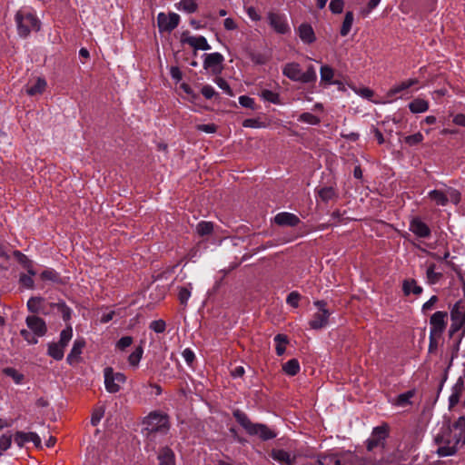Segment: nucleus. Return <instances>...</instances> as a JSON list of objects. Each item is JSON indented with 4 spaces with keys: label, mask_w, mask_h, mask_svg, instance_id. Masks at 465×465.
<instances>
[{
    "label": "nucleus",
    "mask_w": 465,
    "mask_h": 465,
    "mask_svg": "<svg viewBox=\"0 0 465 465\" xmlns=\"http://www.w3.org/2000/svg\"><path fill=\"white\" fill-rule=\"evenodd\" d=\"M182 355H183L184 361H186V363L189 366H192V364L195 361V354H194L193 351L190 348H186L183 350Z\"/></svg>",
    "instance_id": "052dcab7"
},
{
    "label": "nucleus",
    "mask_w": 465,
    "mask_h": 465,
    "mask_svg": "<svg viewBox=\"0 0 465 465\" xmlns=\"http://www.w3.org/2000/svg\"><path fill=\"white\" fill-rule=\"evenodd\" d=\"M320 74H321L322 82H323L327 84H330L332 83V79L334 77V71L331 66H329L327 64L322 65L320 69Z\"/></svg>",
    "instance_id": "4c0bfd02"
},
{
    "label": "nucleus",
    "mask_w": 465,
    "mask_h": 465,
    "mask_svg": "<svg viewBox=\"0 0 465 465\" xmlns=\"http://www.w3.org/2000/svg\"><path fill=\"white\" fill-rule=\"evenodd\" d=\"M422 141H423V135L420 132H418L414 134L409 135L405 138L406 143H408L411 146L418 144V143H421Z\"/></svg>",
    "instance_id": "603ef678"
},
{
    "label": "nucleus",
    "mask_w": 465,
    "mask_h": 465,
    "mask_svg": "<svg viewBox=\"0 0 465 465\" xmlns=\"http://www.w3.org/2000/svg\"><path fill=\"white\" fill-rule=\"evenodd\" d=\"M73 337V329L68 326L60 333V339L57 342L48 344L47 354L55 361H61L64 358V349Z\"/></svg>",
    "instance_id": "6e6552de"
},
{
    "label": "nucleus",
    "mask_w": 465,
    "mask_h": 465,
    "mask_svg": "<svg viewBox=\"0 0 465 465\" xmlns=\"http://www.w3.org/2000/svg\"><path fill=\"white\" fill-rule=\"evenodd\" d=\"M3 373L13 379L15 383L21 384L24 381L25 376L17 370L12 367H7L3 370Z\"/></svg>",
    "instance_id": "58836bf2"
},
{
    "label": "nucleus",
    "mask_w": 465,
    "mask_h": 465,
    "mask_svg": "<svg viewBox=\"0 0 465 465\" xmlns=\"http://www.w3.org/2000/svg\"><path fill=\"white\" fill-rule=\"evenodd\" d=\"M317 194L321 198V200L325 203L338 197L336 190L331 186L322 187V188L319 189L317 191Z\"/></svg>",
    "instance_id": "2f4dec72"
},
{
    "label": "nucleus",
    "mask_w": 465,
    "mask_h": 465,
    "mask_svg": "<svg viewBox=\"0 0 465 465\" xmlns=\"http://www.w3.org/2000/svg\"><path fill=\"white\" fill-rule=\"evenodd\" d=\"M25 323L36 337H43L47 332V326L45 322L36 315L27 316L25 319Z\"/></svg>",
    "instance_id": "f3484780"
},
{
    "label": "nucleus",
    "mask_w": 465,
    "mask_h": 465,
    "mask_svg": "<svg viewBox=\"0 0 465 465\" xmlns=\"http://www.w3.org/2000/svg\"><path fill=\"white\" fill-rule=\"evenodd\" d=\"M448 323V312L443 311L435 312L430 318V333L432 335H442Z\"/></svg>",
    "instance_id": "9b49d317"
},
{
    "label": "nucleus",
    "mask_w": 465,
    "mask_h": 465,
    "mask_svg": "<svg viewBox=\"0 0 465 465\" xmlns=\"http://www.w3.org/2000/svg\"><path fill=\"white\" fill-rule=\"evenodd\" d=\"M300 300H301V294L298 292L294 291L288 294L286 302H287V304H289L290 306H292L293 308H298Z\"/></svg>",
    "instance_id": "49530a36"
},
{
    "label": "nucleus",
    "mask_w": 465,
    "mask_h": 465,
    "mask_svg": "<svg viewBox=\"0 0 465 465\" xmlns=\"http://www.w3.org/2000/svg\"><path fill=\"white\" fill-rule=\"evenodd\" d=\"M20 334L29 344H36L38 342L37 337L25 329L21 330Z\"/></svg>",
    "instance_id": "e2e57ef3"
},
{
    "label": "nucleus",
    "mask_w": 465,
    "mask_h": 465,
    "mask_svg": "<svg viewBox=\"0 0 465 465\" xmlns=\"http://www.w3.org/2000/svg\"><path fill=\"white\" fill-rule=\"evenodd\" d=\"M242 126L246 128H261L264 125L259 119L248 118L242 122Z\"/></svg>",
    "instance_id": "6e6d98bb"
},
{
    "label": "nucleus",
    "mask_w": 465,
    "mask_h": 465,
    "mask_svg": "<svg viewBox=\"0 0 465 465\" xmlns=\"http://www.w3.org/2000/svg\"><path fill=\"white\" fill-rule=\"evenodd\" d=\"M12 444V437L11 435L4 434L0 437V450L5 451L10 448Z\"/></svg>",
    "instance_id": "69168bd1"
},
{
    "label": "nucleus",
    "mask_w": 465,
    "mask_h": 465,
    "mask_svg": "<svg viewBox=\"0 0 465 465\" xmlns=\"http://www.w3.org/2000/svg\"><path fill=\"white\" fill-rule=\"evenodd\" d=\"M409 109L413 114L425 113L429 109V102L422 98H415L409 104Z\"/></svg>",
    "instance_id": "cd10ccee"
},
{
    "label": "nucleus",
    "mask_w": 465,
    "mask_h": 465,
    "mask_svg": "<svg viewBox=\"0 0 465 465\" xmlns=\"http://www.w3.org/2000/svg\"><path fill=\"white\" fill-rule=\"evenodd\" d=\"M390 428L387 423L373 428L371 437L366 441V448L369 451L375 448L384 447L385 440L389 436Z\"/></svg>",
    "instance_id": "9d476101"
},
{
    "label": "nucleus",
    "mask_w": 465,
    "mask_h": 465,
    "mask_svg": "<svg viewBox=\"0 0 465 465\" xmlns=\"http://www.w3.org/2000/svg\"><path fill=\"white\" fill-rule=\"evenodd\" d=\"M430 198L434 201L438 205L445 206L449 200L447 195L439 190H433L429 193Z\"/></svg>",
    "instance_id": "e433bc0d"
},
{
    "label": "nucleus",
    "mask_w": 465,
    "mask_h": 465,
    "mask_svg": "<svg viewBox=\"0 0 465 465\" xmlns=\"http://www.w3.org/2000/svg\"><path fill=\"white\" fill-rule=\"evenodd\" d=\"M201 93L206 99H212L216 94L214 88L209 84L203 85L202 87Z\"/></svg>",
    "instance_id": "774afa93"
},
{
    "label": "nucleus",
    "mask_w": 465,
    "mask_h": 465,
    "mask_svg": "<svg viewBox=\"0 0 465 465\" xmlns=\"http://www.w3.org/2000/svg\"><path fill=\"white\" fill-rule=\"evenodd\" d=\"M179 22L180 16L175 13L169 15L160 13L157 16V24L160 31L171 32L178 26Z\"/></svg>",
    "instance_id": "2eb2a0df"
},
{
    "label": "nucleus",
    "mask_w": 465,
    "mask_h": 465,
    "mask_svg": "<svg viewBox=\"0 0 465 465\" xmlns=\"http://www.w3.org/2000/svg\"><path fill=\"white\" fill-rule=\"evenodd\" d=\"M353 20H354L353 13L351 11L346 12L344 20L342 22L341 31H340V34L341 36H346L349 35V33L351 29L352 24H353Z\"/></svg>",
    "instance_id": "72a5a7b5"
},
{
    "label": "nucleus",
    "mask_w": 465,
    "mask_h": 465,
    "mask_svg": "<svg viewBox=\"0 0 465 465\" xmlns=\"http://www.w3.org/2000/svg\"><path fill=\"white\" fill-rule=\"evenodd\" d=\"M451 324L449 330L450 336H453L460 331H465V300L460 299L450 310Z\"/></svg>",
    "instance_id": "423d86ee"
},
{
    "label": "nucleus",
    "mask_w": 465,
    "mask_h": 465,
    "mask_svg": "<svg viewBox=\"0 0 465 465\" xmlns=\"http://www.w3.org/2000/svg\"><path fill=\"white\" fill-rule=\"evenodd\" d=\"M104 386L108 392L116 393L126 381V376L122 372H114L112 367L104 370Z\"/></svg>",
    "instance_id": "1a4fd4ad"
},
{
    "label": "nucleus",
    "mask_w": 465,
    "mask_h": 465,
    "mask_svg": "<svg viewBox=\"0 0 465 465\" xmlns=\"http://www.w3.org/2000/svg\"><path fill=\"white\" fill-rule=\"evenodd\" d=\"M158 465H175V454L169 447H163L159 450L157 456Z\"/></svg>",
    "instance_id": "b1692460"
},
{
    "label": "nucleus",
    "mask_w": 465,
    "mask_h": 465,
    "mask_svg": "<svg viewBox=\"0 0 465 465\" xmlns=\"http://www.w3.org/2000/svg\"><path fill=\"white\" fill-rule=\"evenodd\" d=\"M450 435L447 427H442L436 435L435 442L438 445L436 452L440 457L451 456L457 452L458 446Z\"/></svg>",
    "instance_id": "20e7f679"
},
{
    "label": "nucleus",
    "mask_w": 465,
    "mask_h": 465,
    "mask_svg": "<svg viewBox=\"0 0 465 465\" xmlns=\"http://www.w3.org/2000/svg\"><path fill=\"white\" fill-rule=\"evenodd\" d=\"M192 289L193 287L191 283H189L187 286H183L179 288L178 300L183 307L187 306L188 300L190 299L192 294Z\"/></svg>",
    "instance_id": "f704fd0d"
},
{
    "label": "nucleus",
    "mask_w": 465,
    "mask_h": 465,
    "mask_svg": "<svg viewBox=\"0 0 465 465\" xmlns=\"http://www.w3.org/2000/svg\"><path fill=\"white\" fill-rule=\"evenodd\" d=\"M426 277L429 284H435L442 278V272H436V265L430 263L427 268Z\"/></svg>",
    "instance_id": "7c9ffc66"
},
{
    "label": "nucleus",
    "mask_w": 465,
    "mask_h": 465,
    "mask_svg": "<svg viewBox=\"0 0 465 465\" xmlns=\"http://www.w3.org/2000/svg\"><path fill=\"white\" fill-rule=\"evenodd\" d=\"M133 343V338L131 336H124L116 342V348L124 351Z\"/></svg>",
    "instance_id": "4d7b16f0"
},
{
    "label": "nucleus",
    "mask_w": 465,
    "mask_h": 465,
    "mask_svg": "<svg viewBox=\"0 0 465 465\" xmlns=\"http://www.w3.org/2000/svg\"><path fill=\"white\" fill-rule=\"evenodd\" d=\"M104 411L102 408L94 410L91 416V424L96 426L104 417Z\"/></svg>",
    "instance_id": "13d9d810"
},
{
    "label": "nucleus",
    "mask_w": 465,
    "mask_h": 465,
    "mask_svg": "<svg viewBox=\"0 0 465 465\" xmlns=\"http://www.w3.org/2000/svg\"><path fill=\"white\" fill-rule=\"evenodd\" d=\"M232 415L250 436H258L262 440H272L277 436L276 432L267 425L252 422L247 414L241 410L233 411Z\"/></svg>",
    "instance_id": "f257e3e1"
},
{
    "label": "nucleus",
    "mask_w": 465,
    "mask_h": 465,
    "mask_svg": "<svg viewBox=\"0 0 465 465\" xmlns=\"http://www.w3.org/2000/svg\"><path fill=\"white\" fill-rule=\"evenodd\" d=\"M196 129L207 134H213L217 131V125L214 124H198Z\"/></svg>",
    "instance_id": "338daca9"
},
{
    "label": "nucleus",
    "mask_w": 465,
    "mask_h": 465,
    "mask_svg": "<svg viewBox=\"0 0 465 465\" xmlns=\"http://www.w3.org/2000/svg\"><path fill=\"white\" fill-rule=\"evenodd\" d=\"M440 335H432L431 333H430L428 348L430 353H434L438 350L439 340L440 339Z\"/></svg>",
    "instance_id": "8fccbe9b"
},
{
    "label": "nucleus",
    "mask_w": 465,
    "mask_h": 465,
    "mask_svg": "<svg viewBox=\"0 0 465 465\" xmlns=\"http://www.w3.org/2000/svg\"><path fill=\"white\" fill-rule=\"evenodd\" d=\"M273 340L276 354L282 356L286 351V345L289 343L288 337L285 334H277Z\"/></svg>",
    "instance_id": "c756f323"
},
{
    "label": "nucleus",
    "mask_w": 465,
    "mask_h": 465,
    "mask_svg": "<svg viewBox=\"0 0 465 465\" xmlns=\"http://www.w3.org/2000/svg\"><path fill=\"white\" fill-rule=\"evenodd\" d=\"M17 34L22 38H26L32 32L41 29V21L37 15L27 9H19L15 15Z\"/></svg>",
    "instance_id": "f03ea898"
},
{
    "label": "nucleus",
    "mask_w": 465,
    "mask_h": 465,
    "mask_svg": "<svg viewBox=\"0 0 465 465\" xmlns=\"http://www.w3.org/2000/svg\"><path fill=\"white\" fill-rule=\"evenodd\" d=\"M416 395V391L410 390L404 393L398 395L392 401V404L397 407H407L412 404L411 399Z\"/></svg>",
    "instance_id": "a878e982"
},
{
    "label": "nucleus",
    "mask_w": 465,
    "mask_h": 465,
    "mask_svg": "<svg viewBox=\"0 0 465 465\" xmlns=\"http://www.w3.org/2000/svg\"><path fill=\"white\" fill-rule=\"evenodd\" d=\"M298 121L302 123H306L312 125H317L320 124L321 120L318 116L311 114V113H302L300 114Z\"/></svg>",
    "instance_id": "c03bdc74"
},
{
    "label": "nucleus",
    "mask_w": 465,
    "mask_h": 465,
    "mask_svg": "<svg viewBox=\"0 0 465 465\" xmlns=\"http://www.w3.org/2000/svg\"><path fill=\"white\" fill-rule=\"evenodd\" d=\"M180 88L186 94H188L189 96V101L190 102H194L197 98H198V94H196L193 89L191 88V86L186 84V83H183L181 84L180 85Z\"/></svg>",
    "instance_id": "bf43d9fd"
},
{
    "label": "nucleus",
    "mask_w": 465,
    "mask_h": 465,
    "mask_svg": "<svg viewBox=\"0 0 465 465\" xmlns=\"http://www.w3.org/2000/svg\"><path fill=\"white\" fill-rule=\"evenodd\" d=\"M271 457L281 465H294L295 463V457L284 450H272Z\"/></svg>",
    "instance_id": "5701e85b"
},
{
    "label": "nucleus",
    "mask_w": 465,
    "mask_h": 465,
    "mask_svg": "<svg viewBox=\"0 0 465 465\" xmlns=\"http://www.w3.org/2000/svg\"><path fill=\"white\" fill-rule=\"evenodd\" d=\"M410 231L420 238H427L431 232L430 227L418 217L411 221Z\"/></svg>",
    "instance_id": "aec40b11"
},
{
    "label": "nucleus",
    "mask_w": 465,
    "mask_h": 465,
    "mask_svg": "<svg viewBox=\"0 0 465 465\" xmlns=\"http://www.w3.org/2000/svg\"><path fill=\"white\" fill-rule=\"evenodd\" d=\"M42 302L41 297H32L27 301V309L33 313H38L41 311Z\"/></svg>",
    "instance_id": "37998d69"
},
{
    "label": "nucleus",
    "mask_w": 465,
    "mask_h": 465,
    "mask_svg": "<svg viewBox=\"0 0 465 465\" xmlns=\"http://www.w3.org/2000/svg\"><path fill=\"white\" fill-rule=\"evenodd\" d=\"M313 305L318 311L312 314L309 326L312 330H322L329 324L331 312L327 309V302L323 300L314 301Z\"/></svg>",
    "instance_id": "0eeeda50"
},
{
    "label": "nucleus",
    "mask_w": 465,
    "mask_h": 465,
    "mask_svg": "<svg viewBox=\"0 0 465 465\" xmlns=\"http://www.w3.org/2000/svg\"><path fill=\"white\" fill-rule=\"evenodd\" d=\"M15 442L18 447L22 448L27 440V433L24 431H16L15 434Z\"/></svg>",
    "instance_id": "680f3d73"
},
{
    "label": "nucleus",
    "mask_w": 465,
    "mask_h": 465,
    "mask_svg": "<svg viewBox=\"0 0 465 465\" xmlns=\"http://www.w3.org/2000/svg\"><path fill=\"white\" fill-rule=\"evenodd\" d=\"M419 84V80L417 78H409L399 84H394L386 94L387 99L390 101L396 100L399 98V94L402 92L408 90L409 88Z\"/></svg>",
    "instance_id": "dca6fc26"
},
{
    "label": "nucleus",
    "mask_w": 465,
    "mask_h": 465,
    "mask_svg": "<svg viewBox=\"0 0 465 465\" xmlns=\"http://www.w3.org/2000/svg\"><path fill=\"white\" fill-rule=\"evenodd\" d=\"M46 85V81L44 78L38 77L35 84L27 85L26 93L31 96L41 94L45 90Z\"/></svg>",
    "instance_id": "c85d7f7f"
},
{
    "label": "nucleus",
    "mask_w": 465,
    "mask_h": 465,
    "mask_svg": "<svg viewBox=\"0 0 465 465\" xmlns=\"http://www.w3.org/2000/svg\"><path fill=\"white\" fill-rule=\"evenodd\" d=\"M448 430L451 434L450 436L455 440L456 445L459 447L460 444H465V418L460 417L451 425L447 426Z\"/></svg>",
    "instance_id": "4468645a"
},
{
    "label": "nucleus",
    "mask_w": 465,
    "mask_h": 465,
    "mask_svg": "<svg viewBox=\"0 0 465 465\" xmlns=\"http://www.w3.org/2000/svg\"><path fill=\"white\" fill-rule=\"evenodd\" d=\"M143 424L148 432H165L169 429L168 415L157 411H152L143 419Z\"/></svg>",
    "instance_id": "39448f33"
},
{
    "label": "nucleus",
    "mask_w": 465,
    "mask_h": 465,
    "mask_svg": "<svg viewBox=\"0 0 465 465\" xmlns=\"http://www.w3.org/2000/svg\"><path fill=\"white\" fill-rule=\"evenodd\" d=\"M297 35L305 45H312L316 41L314 30L308 23H302L298 26Z\"/></svg>",
    "instance_id": "6ab92c4d"
},
{
    "label": "nucleus",
    "mask_w": 465,
    "mask_h": 465,
    "mask_svg": "<svg viewBox=\"0 0 465 465\" xmlns=\"http://www.w3.org/2000/svg\"><path fill=\"white\" fill-rule=\"evenodd\" d=\"M239 104L246 108H250L254 110L255 109V102L254 99L252 97H249L247 95H242L239 97Z\"/></svg>",
    "instance_id": "864d4df0"
},
{
    "label": "nucleus",
    "mask_w": 465,
    "mask_h": 465,
    "mask_svg": "<svg viewBox=\"0 0 465 465\" xmlns=\"http://www.w3.org/2000/svg\"><path fill=\"white\" fill-rule=\"evenodd\" d=\"M215 83L225 94L228 95H232V91L226 80L222 77H218L215 80Z\"/></svg>",
    "instance_id": "0e129e2a"
},
{
    "label": "nucleus",
    "mask_w": 465,
    "mask_h": 465,
    "mask_svg": "<svg viewBox=\"0 0 465 465\" xmlns=\"http://www.w3.org/2000/svg\"><path fill=\"white\" fill-rule=\"evenodd\" d=\"M464 381L460 377L452 386L450 395L449 396V409L452 410L460 401L464 391Z\"/></svg>",
    "instance_id": "a211bd4d"
},
{
    "label": "nucleus",
    "mask_w": 465,
    "mask_h": 465,
    "mask_svg": "<svg viewBox=\"0 0 465 465\" xmlns=\"http://www.w3.org/2000/svg\"><path fill=\"white\" fill-rule=\"evenodd\" d=\"M51 307H57L62 312L64 321H68L71 318V309L64 302L51 303Z\"/></svg>",
    "instance_id": "a18cd8bd"
},
{
    "label": "nucleus",
    "mask_w": 465,
    "mask_h": 465,
    "mask_svg": "<svg viewBox=\"0 0 465 465\" xmlns=\"http://www.w3.org/2000/svg\"><path fill=\"white\" fill-rule=\"evenodd\" d=\"M149 327L156 333H163L166 329V323L163 320H156L153 321Z\"/></svg>",
    "instance_id": "de8ad7c7"
},
{
    "label": "nucleus",
    "mask_w": 465,
    "mask_h": 465,
    "mask_svg": "<svg viewBox=\"0 0 465 465\" xmlns=\"http://www.w3.org/2000/svg\"><path fill=\"white\" fill-rule=\"evenodd\" d=\"M402 292L405 296L414 293L420 295L422 292V288L417 284L414 279L404 280L402 282Z\"/></svg>",
    "instance_id": "bb28decb"
},
{
    "label": "nucleus",
    "mask_w": 465,
    "mask_h": 465,
    "mask_svg": "<svg viewBox=\"0 0 465 465\" xmlns=\"http://www.w3.org/2000/svg\"><path fill=\"white\" fill-rule=\"evenodd\" d=\"M85 347V341L84 339H76L74 341L70 353L67 355L66 361L70 365L79 362L80 356Z\"/></svg>",
    "instance_id": "4be33fe9"
},
{
    "label": "nucleus",
    "mask_w": 465,
    "mask_h": 465,
    "mask_svg": "<svg viewBox=\"0 0 465 465\" xmlns=\"http://www.w3.org/2000/svg\"><path fill=\"white\" fill-rule=\"evenodd\" d=\"M143 349L142 346H138L135 350L129 355L128 362L132 367L136 368L139 365V362L143 357Z\"/></svg>",
    "instance_id": "ea45409f"
},
{
    "label": "nucleus",
    "mask_w": 465,
    "mask_h": 465,
    "mask_svg": "<svg viewBox=\"0 0 465 465\" xmlns=\"http://www.w3.org/2000/svg\"><path fill=\"white\" fill-rule=\"evenodd\" d=\"M329 7L333 14H341L343 11L344 2L342 0H331Z\"/></svg>",
    "instance_id": "3c124183"
},
{
    "label": "nucleus",
    "mask_w": 465,
    "mask_h": 465,
    "mask_svg": "<svg viewBox=\"0 0 465 465\" xmlns=\"http://www.w3.org/2000/svg\"><path fill=\"white\" fill-rule=\"evenodd\" d=\"M198 5L194 0H181L179 2L178 9L188 14L196 12Z\"/></svg>",
    "instance_id": "a19ab883"
},
{
    "label": "nucleus",
    "mask_w": 465,
    "mask_h": 465,
    "mask_svg": "<svg viewBox=\"0 0 465 465\" xmlns=\"http://www.w3.org/2000/svg\"><path fill=\"white\" fill-rule=\"evenodd\" d=\"M183 43L188 44L195 50H209L211 49L204 36H187L183 39Z\"/></svg>",
    "instance_id": "393cba45"
},
{
    "label": "nucleus",
    "mask_w": 465,
    "mask_h": 465,
    "mask_svg": "<svg viewBox=\"0 0 465 465\" xmlns=\"http://www.w3.org/2000/svg\"><path fill=\"white\" fill-rule=\"evenodd\" d=\"M282 74L293 82L301 84H313L317 80V74L314 66L310 64L305 72L297 62H290L283 65Z\"/></svg>",
    "instance_id": "7ed1b4c3"
},
{
    "label": "nucleus",
    "mask_w": 465,
    "mask_h": 465,
    "mask_svg": "<svg viewBox=\"0 0 465 465\" xmlns=\"http://www.w3.org/2000/svg\"><path fill=\"white\" fill-rule=\"evenodd\" d=\"M439 298L436 295H432L429 301H427L421 307V312L426 314L429 311L432 310L434 305L438 302Z\"/></svg>",
    "instance_id": "5fc2aeb1"
},
{
    "label": "nucleus",
    "mask_w": 465,
    "mask_h": 465,
    "mask_svg": "<svg viewBox=\"0 0 465 465\" xmlns=\"http://www.w3.org/2000/svg\"><path fill=\"white\" fill-rule=\"evenodd\" d=\"M41 279L57 282L59 279V274L53 269H47L41 273Z\"/></svg>",
    "instance_id": "09e8293b"
},
{
    "label": "nucleus",
    "mask_w": 465,
    "mask_h": 465,
    "mask_svg": "<svg viewBox=\"0 0 465 465\" xmlns=\"http://www.w3.org/2000/svg\"><path fill=\"white\" fill-rule=\"evenodd\" d=\"M274 222L276 224L281 226L295 227L300 223L301 220L293 213L282 212L274 217Z\"/></svg>",
    "instance_id": "412c9836"
},
{
    "label": "nucleus",
    "mask_w": 465,
    "mask_h": 465,
    "mask_svg": "<svg viewBox=\"0 0 465 465\" xmlns=\"http://www.w3.org/2000/svg\"><path fill=\"white\" fill-rule=\"evenodd\" d=\"M224 58L220 53H211L204 54L203 68L217 74L222 72Z\"/></svg>",
    "instance_id": "ddd939ff"
},
{
    "label": "nucleus",
    "mask_w": 465,
    "mask_h": 465,
    "mask_svg": "<svg viewBox=\"0 0 465 465\" xmlns=\"http://www.w3.org/2000/svg\"><path fill=\"white\" fill-rule=\"evenodd\" d=\"M260 95L263 100L270 102L272 104H281L280 94L276 92L264 89L261 92Z\"/></svg>",
    "instance_id": "79ce46f5"
},
{
    "label": "nucleus",
    "mask_w": 465,
    "mask_h": 465,
    "mask_svg": "<svg viewBox=\"0 0 465 465\" xmlns=\"http://www.w3.org/2000/svg\"><path fill=\"white\" fill-rule=\"evenodd\" d=\"M213 232V223L212 222L202 221L196 225V232L200 236L212 234Z\"/></svg>",
    "instance_id": "c9c22d12"
},
{
    "label": "nucleus",
    "mask_w": 465,
    "mask_h": 465,
    "mask_svg": "<svg viewBox=\"0 0 465 465\" xmlns=\"http://www.w3.org/2000/svg\"><path fill=\"white\" fill-rule=\"evenodd\" d=\"M267 19L271 27L279 35H285L290 32V26L286 16L276 12H269Z\"/></svg>",
    "instance_id": "f8f14e48"
},
{
    "label": "nucleus",
    "mask_w": 465,
    "mask_h": 465,
    "mask_svg": "<svg viewBox=\"0 0 465 465\" xmlns=\"http://www.w3.org/2000/svg\"><path fill=\"white\" fill-rule=\"evenodd\" d=\"M300 370V363L296 359H291L282 365V371L289 376L296 375Z\"/></svg>",
    "instance_id": "473e14b6"
}]
</instances>
